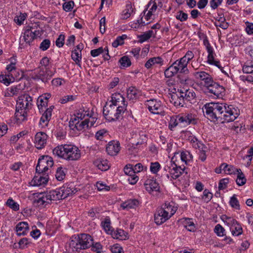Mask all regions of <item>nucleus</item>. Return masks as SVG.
Here are the masks:
<instances>
[{"label":"nucleus","mask_w":253,"mask_h":253,"mask_svg":"<svg viewBox=\"0 0 253 253\" xmlns=\"http://www.w3.org/2000/svg\"><path fill=\"white\" fill-rule=\"evenodd\" d=\"M203 112L211 121L220 123L233 122L240 114L237 107L222 103H207L204 105Z\"/></svg>","instance_id":"1"},{"label":"nucleus","mask_w":253,"mask_h":253,"mask_svg":"<svg viewBox=\"0 0 253 253\" xmlns=\"http://www.w3.org/2000/svg\"><path fill=\"white\" fill-rule=\"evenodd\" d=\"M33 106V98L28 94L19 96L17 100L15 118L17 124L27 120L28 113Z\"/></svg>","instance_id":"2"},{"label":"nucleus","mask_w":253,"mask_h":253,"mask_svg":"<svg viewBox=\"0 0 253 253\" xmlns=\"http://www.w3.org/2000/svg\"><path fill=\"white\" fill-rule=\"evenodd\" d=\"M53 154L58 158L68 161H75L80 159L81 150L74 144H62L53 149Z\"/></svg>","instance_id":"3"},{"label":"nucleus","mask_w":253,"mask_h":253,"mask_svg":"<svg viewBox=\"0 0 253 253\" xmlns=\"http://www.w3.org/2000/svg\"><path fill=\"white\" fill-rule=\"evenodd\" d=\"M185 168L184 165H180L179 161L176 159V155H174L169 164L164 167V170L165 173L163 175L170 180L176 179L181 175Z\"/></svg>","instance_id":"4"},{"label":"nucleus","mask_w":253,"mask_h":253,"mask_svg":"<svg viewBox=\"0 0 253 253\" xmlns=\"http://www.w3.org/2000/svg\"><path fill=\"white\" fill-rule=\"evenodd\" d=\"M93 238L89 234H81L72 239L70 242V246L75 251L79 252L91 247L92 244Z\"/></svg>","instance_id":"5"},{"label":"nucleus","mask_w":253,"mask_h":253,"mask_svg":"<svg viewBox=\"0 0 253 253\" xmlns=\"http://www.w3.org/2000/svg\"><path fill=\"white\" fill-rule=\"evenodd\" d=\"M186 61H184L181 58L176 60L165 70L164 73L165 77L168 78H171L178 73H189Z\"/></svg>","instance_id":"6"},{"label":"nucleus","mask_w":253,"mask_h":253,"mask_svg":"<svg viewBox=\"0 0 253 253\" xmlns=\"http://www.w3.org/2000/svg\"><path fill=\"white\" fill-rule=\"evenodd\" d=\"M10 63L6 66V70L7 73L5 75H0V82L3 83L6 85L14 82L15 80V74L16 67V59L13 57L10 59Z\"/></svg>","instance_id":"7"},{"label":"nucleus","mask_w":253,"mask_h":253,"mask_svg":"<svg viewBox=\"0 0 253 253\" xmlns=\"http://www.w3.org/2000/svg\"><path fill=\"white\" fill-rule=\"evenodd\" d=\"M125 110L106 104L103 108V113L109 122L116 121L123 117Z\"/></svg>","instance_id":"8"},{"label":"nucleus","mask_w":253,"mask_h":253,"mask_svg":"<svg viewBox=\"0 0 253 253\" xmlns=\"http://www.w3.org/2000/svg\"><path fill=\"white\" fill-rule=\"evenodd\" d=\"M205 87L206 93L214 98H222L225 94V89L223 86L214 82L213 80Z\"/></svg>","instance_id":"9"},{"label":"nucleus","mask_w":253,"mask_h":253,"mask_svg":"<svg viewBox=\"0 0 253 253\" xmlns=\"http://www.w3.org/2000/svg\"><path fill=\"white\" fill-rule=\"evenodd\" d=\"M54 190L48 192L38 193L36 196L34 203L39 207H45L50 204L52 201L57 200Z\"/></svg>","instance_id":"10"},{"label":"nucleus","mask_w":253,"mask_h":253,"mask_svg":"<svg viewBox=\"0 0 253 253\" xmlns=\"http://www.w3.org/2000/svg\"><path fill=\"white\" fill-rule=\"evenodd\" d=\"M54 164L52 157L49 156H42L39 159L38 164L36 168V173L48 174V170Z\"/></svg>","instance_id":"11"},{"label":"nucleus","mask_w":253,"mask_h":253,"mask_svg":"<svg viewBox=\"0 0 253 253\" xmlns=\"http://www.w3.org/2000/svg\"><path fill=\"white\" fill-rule=\"evenodd\" d=\"M57 200L64 199L69 196L75 194L78 190L73 184L64 185L62 187L54 190Z\"/></svg>","instance_id":"12"},{"label":"nucleus","mask_w":253,"mask_h":253,"mask_svg":"<svg viewBox=\"0 0 253 253\" xmlns=\"http://www.w3.org/2000/svg\"><path fill=\"white\" fill-rule=\"evenodd\" d=\"M55 72V70L52 71L38 68L35 70L32 78L34 80H41L42 82L46 83L51 79Z\"/></svg>","instance_id":"13"},{"label":"nucleus","mask_w":253,"mask_h":253,"mask_svg":"<svg viewBox=\"0 0 253 253\" xmlns=\"http://www.w3.org/2000/svg\"><path fill=\"white\" fill-rule=\"evenodd\" d=\"M145 105L149 111L154 114H162L164 113V106L162 102L156 99H151L145 101Z\"/></svg>","instance_id":"14"},{"label":"nucleus","mask_w":253,"mask_h":253,"mask_svg":"<svg viewBox=\"0 0 253 253\" xmlns=\"http://www.w3.org/2000/svg\"><path fill=\"white\" fill-rule=\"evenodd\" d=\"M203 44L206 46L207 52L208 53V63L217 67L218 68L221 69L222 72H223L222 69V67L220 65V62L219 61L214 60V55L215 54L214 52L213 48L211 46L207 36L205 37V38L203 40Z\"/></svg>","instance_id":"15"},{"label":"nucleus","mask_w":253,"mask_h":253,"mask_svg":"<svg viewBox=\"0 0 253 253\" xmlns=\"http://www.w3.org/2000/svg\"><path fill=\"white\" fill-rule=\"evenodd\" d=\"M24 30L23 39L26 44L28 45H30L34 40L40 35L39 30H36L33 27L29 25L26 26Z\"/></svg>","instance_id":"16"},{"label":"nucleus","mask_w":253,"mask_h":253,"mask_svg":"<svg viewBox=\"0 0 253 253\" xmlns=\"http://www.w3.org/2000/svg\"><path fill=\"white\" fill-rule=\"evenodd\" d=\"M111 103L110 105L117 107L122 110H126L127 103L124 97L119 93H115L112 94L111 99L110 101Z\"/></svg>","instance_id":"17"},{"label":"nucleus","mask_w":253,"mask_h":253,"mask_svg":"<svg viewBox=\"0 0 253 253\" xmlns=\"http://www.w3.org/2000/svg\"><path fill=\"white\" fill-rule=\"evenodd\" d=\"M48 136L43 132H37L34 138L35 147L38 149H42L46 145Z\"/></svg>","instance_id":"18"},{"label":"nucleus","mask_w":253,"mask_h":253,"mask_svg":"<svg viewBox=\"0 0 253 253\" xmlns=\"http://www.w3.org/2000/svg\"><path fill=\"white\" fill-rule=\"evenodd\" d=\"M169 98L170 102L176 107H182L184 104V99L182 98V95H181L179 89L177 92L171 91L169 94Z\"/></svg>","instance_id":"19"},{"label":"nucleus","mask_w":253,"mask_h":253,"mask_svg":"<svg viewBox=\"0 0 253 253\" xmlns=\"http://www.w3.org/2000/svg\"><path fill=\"white\" fill-rule=\"evenodd\" d=\"M121 150V145L119 141L112 140L110 141L106 148L108 154L110 156H116Z\"/></svg>","instance_id":"20"},{"label":"nucleus","mask_w":253,"mask_h":253,"mask_svg":"<svg viewBox=\"0 0 253 253\" xmlns=\"http://www.w3.org/2000/svg\"><path fill=\"white\" fill-rule=\"evenodd\" d=\"M50 93H46L40 95L37 102V106L40 113L43 112L47 106L48 99L51 97Z\"/></svg>","instance_id":"21"},{"label":"nucleus","mask_w":253,"mask_h":253,"mask_svg":"<svg viewBox=\"0 0 253 253\" xmlns=\"http://www.w3.org/2000/svg\"><path fill=\"white\" fill-rule=\"evenodd\" d=\"M174 155H176V158L179 157V160H178L180 162V165L181 163L182 165H189L193 161V156L188 151H183L180 154L178 153L175 154Z\"/></svg>","instance_id":"22"},{"label":"nucleus","mask_w":253,"mask_h":253,"mask_svg":"<svg viewBox=\"0 0 253 253\" xmlns=\"http://www.w3.org/2000/svg\"><path fill=\"white\" fill-rule=\"evenodd\" d=\"M70 126L71 127L74 126L73 129L76 128L79 131H82L85 129H88L89 126L86 119L84 121H81V120H77L76 118H74L72 121L70 122Z\"/></svg>","instance_id":"23"},{"label":"nucleus","mask_w":253,"mask_h":253,"mask_svg":"<svg viewBox=\"0 0 253 253\" xmlns=\"http://www.w3.org/2000/svg\"><path fill=\"white\" fill-rule=\"evenodd\" d=\"M178 122L184 126H187L190 124H195L196 120L195 117L192 114H184L177 116Z\"/></svg>","instance_id":"24"},{"label":"nucleus","mask_w":253,"mask_h":253,"mask_svg":"<svg viewBox=\"0 0 253 253\" xmlns=\"http://www.w3.org/2000/svg\"><path fill=\"white\" fill-rule=\"evenodd\" d=\"M54 106L52 105L44 109L42 117L41 118L40 124L42 126H47L49 121L50 120Z\"/></svg>","instance_id":"25"},{"label":"nucleus","mask_w":253,"mask_h":253,"mask_svg":"<svg viewBox=\"0 0 253 253\" xmlns=\"http://www.w3.org/2000/svg\"><path fill=\"white\" fill-rule=\"evenodd\" d=\"M169 218L170 217L164 213L163 210L161 208L157 209L154 214V221L157 225L162 224Z\"/></svg>","instance_id":"26"},{"label":"nucleus","mask_w":253,"mask_h":253,"mask_svg":"<svg viewBox=\"0 0 253 253\" xmlns=\"http://www.w3.org/2000/svg\"><path fill=\"white\" fill-rule=\"evenodd\" d=\"M192 74L195 79L204 82V86L210 84L212 80L211 76L204 71H195Z\"/></svg>","instance_id":"27"},{"label":"nucleus","mask_w":253,"mask_h":253,"mask_svg":"<svg viewBox=\"0 0 253 253\" xmlns=\"http://www.w3.org/2000/svg\"><path fill=\"white\" fill-rule=\"evenodd\" d=\"M37 173V175H35L32 180V185L40 186L45 184L48 179L47 174L43 175V173Z\"/></svg>","instance_id":"28"},{"label":"nucleus","mask_w":253,"mask_h":253,"mask_svg":"<svg viewBox=\"0 0 253 253\" xmlns=\"http://www.w3.org/2000/svg\"><path fill=\"white\" fill-rule=\"evenodd\" d=\"M188 135L187 140L190 142L191 145L195 149H203L205 148V145L199 141L195 136L191 135L189 131L186 132Z\"/></svg>","instance_id":"29"},{"label":"nucleus","mask_w":253,"mask_h":253,"mask_svg":"<svg viewBox=\"0 0 253 253\" xmlns=\"http://www.w3.org/2000/svg\"><path fill=\"white\" fill-rule=\"evenodd\" d=\"M161 208L163 210L164 213H166L170 218L175 213L177 209L174 203L172 202L166 203Z\"/></svg>","instance_id":"30"},{"label":"nucleus","mask_w":253,"mask_h":253,"mask_svg":"<svg viewBox=\"0 0 253 253\" xmlns=\"http://www.w3.org/2000/svg\"><path fill=\"white\" fill-rule=\"evenodd\" d=\"M179 90L181 95H182L184 101L185 100L191 101L194 100L196 97V93L192 89L182 88L179 89Z\"/></svg>","instance_id":"31"},{"label":"nucleus","mask_w":253,"mask_h":253,"mask_svg":"<svg viewBox=\"0 0 253 253\" xmlns=\"http://www.w3.org/2000/svg\"><path fill=\"white\" fill-rule=\"evenodd\" d=\"M142 95V92L135 87L130 86L127 91V96L129 100H134L139 98Z\"/></svg>","instance_id":"32"},{"label":"nucleus","mask_w":253,"mask_h":253,"mask_svg":"<svg viewBox=\"0 0 253 253\" xmlns=\"http://www.w3.org/2000/svg\"><path fill=\"white\" fill-rule=\"evenodd\" d=\"M93 112L92 111H90L87 108L83 107L78 110L75 115V118H76L77 120H81V121L84 119L85 116L91 117L93 116Z\"/></svg>","instance_id":"33"},{"label":"nucleus","mask_w":253,"mask_h":253,"mask_svg":"<svg viewBox=\"0 0 253 253\" xmlns=\"http://www.w3.org/2000/svg\"><path fill=\"white\" fill-rule=\"evenodd\" d=\"M139 205V202L135 199H131L127 200V201L123 202L121 207L123 209L129 210L130 209H134L138 207Z\"/></svg>","instance_id":"34"},{"label":"nucleus","mask_w":253,"mask_h":253,"mask_svg":"<svg viewBox=\"0 0 253 253\" xmlns=\"http://www.w3.org/2000/svg\"><path fill=\"white\" fill-rule=\"evenodd\" d=\"M29 229L28 224L26 222H20L16 226V231L18 236L26 235Z\"/></svg>","instance_id":"35"},{"label":"nucleus","mask_w":253,"mask_h":253,"mask_svg":"<svg viewBox=\"0 0 253 253\" xmlns=\"http://www.w3.org/2000/svg\"><path fill=\"white\" fill-rule=\"evenodd\" d=\"M112 237L120 240H125L128 238V234L124 230L121 229H117L116 230H113L110 234Z\"/></svg>","instance_id":"36"},{"label":"nucleus","mask_w":253,"mask_h":253,"mask_svg":"<svg viewBox=\"0 0 253 253\" xmlns=\"http://www.w3.org/2000/svg\"><path fill=\"white\" fill-rule=\"evenodd\" d=\"M93 164L98 169L102 171L107 170L109 168L108 161L102 158L97 159L94 161Z\"/></svg>","instance_id":"37"},{"label":"nucleus","mask_w":253,"mask_h":253,"mask_svg":"<svg viewBox=\"0 0 253 253\" xmlns=\"http://www.w3.org/2000/svg\"><path fill=\"white\" fill-rule=\"evenodd\" d=\"M146 190L150 193L152 191H157L159 190V184L152 179H147L144 183Z\"/></svg>","instance_id":"38"},{"label":"nucleus","mask_w":253,"mask_h":253,"mask_svg":"<svg viewBox=\"0 0 253 253\" xmlns=\"http://www.w3.org/2000/svg\"><path fill=\"white\" fill-rule=\"evenodd\" d=\"M162 6V0H150L147 4V9L149 8L151 12H155L158 7Z\"/></svg>","instance_id":"39"},{"label":"nucleus","mask_w":253,"mask_h":253,"mask_svg":"<svg viewBox=\"0 0 253 253\" xmlns=\"http://www.w3.org/2000/svg\"><path fill=\"white\" fill-rule=\"evenodd\" d=\"M133 12V8L130 2H128L126 5L125 9L121 14L122 19H126L129 18Z\"/></svg>","instance_id":"40"},{"label":"nucleus","mask_w":253,"mask_h":253,"mask_svg":"<svg viewBox=\"0 0 253 253\" xmlns=\"http://www.w3.org/2000/svg\"><path fill=\"white\" fill-rule=\"evenodd\" d=\"M163 60L160 57H155L150 58L145 64V67L147 68H150L153 65L155 64H163Z\"/></svg>","instance_id":"41"},{"label":"nucleus","mask_w":253,"mask_h":253,"mask_svg":"<svg viewBox=\"0 0 253 253\" xmlns=\"http://www.w3.org/2000/svg\"><path fill=\"white\" fill-rule=\"evenodd\" d=\"M101 226L108 234H111L113 230L112 227L111 226L110 219L108 217H106L104 220L101 222Z\"/></svg>","instance_id":"42"},{"label":"nucleus","mask_w":253,"mask_h":253,"mask_svg":"<svg viewBox=\"0 0 253 253\" xmlns=\"http://www.w3.org/2000/svg\"><path fill=\"white\" fill-rule=\"evenodd\" d=\"M184 227L189 231L194 232L196 227L194 223L189 218H185L183 221Z\"/></svg>","instance_id":"43"},{"label":"nucleus","mask_w":253,"mask_h":253,"mask_svg":"<svg viewBox=\"0 0 253 253\" xmlns=\"http://www.w3.org/2000/svg\"><path fill=\"white\" fill-rule=\"evenodd\" d=\"M40 66L38 68L45 70H51L52 66L49 63V59L47 57H43L40 63Z\"/></svg>","instance_id":"44"},{"label":"nucleus","mask_w":253,"mask_h":253,"mask_svg":"<svg viewBox=\"0 0 253 253\" xmlns=\"http://www.w3.org/2000/svg\"><path fill=\"white\" fill-rule=\"evenodd\" d=\"M230 231L233 236H238L243 233V228L239 222H237L233 227H230Z\"/></svg>","instance_id":"45"},{"label":"nucleus","mask_w":253,"mask_h":253,"mask_svg":"<svg viewBox=\"0 0 253 253\" xmlns=\"http://www.w3.org/2000/svg\"><path fill=\"white\" fill-rule=\"evenodd\" d=\"M5 205L14 211H17L19 210V205L11 197L7 199Z\"/></svg>","instance_id":"46"},{"label":"nucleus","mask_w":253,"mask_h":253,"mask_svg":"<svg viewBox=\"0 0 253 253\" xmlns=\"http://www.w3.org/2000/svg\"><path fill=\"white\" fill-rule=\"evenodd\" d=\"M65 171L66 169L65 168L62 167L57 168L55 174V177L57 180L62 181L64 179L66 175Z\"/></svg>","instance_id":"47"},{"label":"nucleus","mask_w":253,"mask_h":253,"mask_svg":"<svg viewBox=\"0 0 253 253\" xmlns=\"http://www.w3.org/2000/svg\"><path fill=\"white\" fill-rule=\"evenodd\" d=\"M71 57L72 59L76 62V64L81 67V65L80 64V62L82 59L81 52L74 50L72 51Z\"/></svg>","instance_id":"48"},{"label":"nucleus","mask_w":253,"mask_h":253,"mask_svg":"<svg viewBox=\"0 0 253 253\" xmlns=\"http://www.w3.org/2000/svg\"><path fill=\"white\" fill-rule=\"evenodd\" d=\"M238 172L236 173L238 174L237 178L236 179V183L237 185L239 186H242L244 185L246 182V178L244 174V173L242 172L241 169H238Z\"/></svg>","instance_id":"49"},{"label":"nucleus","mask_w":253,"mask_h":253,"mask_svg":"<svg viewBox=\"0 0 253 253\" xmlns=\"http://www.w3.org/2000/svg\"><path fill=\"white\" fill-rule=\"evenodd\" d=\"M119 63L121 65V68H126L129 67L131 64V61L130 59L126 56H124L119 60Z\"/></svg>","instance_id":"50"},{"label":"nucleus","mask_w":253,"mask_h":253,"mask_svg":"<svg viewBox=\"0 0 253 253\" xmlns=\"http://www.w3.org/2000/svg\"><path fill=\"white\" fill-rule=\"evenodd\" d=\"M214 25L216 27H219L223 29H226L229 26L228 23L225 22L224 17H220L218 21L215 22Z\"/></svg>","instance_id":"51"},{"label":"nucleus","mask_w":253,"mask_h":253,"mask_svg":"<svg viewBox=\"0 0 253 253\" xmlns=\"http://www.w3.org/2000/svg\"><path fill=\"white\" fill-rule=\"evenodd\" d=\"M91 247V250L95 253H105V252L103 251L102 245L99 242L92 243Z\"/></svg>","instance_id":"52"},{"label":"nucleus","mask_w":253,"mask_h":253,"mask_svg":"<svg viewBox=\"0 0 253 253\" xmlns=\"http://www.w3.org/2000/svg\"><path fill=\"white\" fill-rule=\"evenodd\" d=\"M189 74V73H179L177 78L180 83L184 84L188 83V82L190 80Z\"/></svg>","instance_id":"53"},{"label":"nucleus","mask_w":253,"mask_h":253,"mask_svg":"<svg viewBox=\"0 0 253 253\" xmlns=\"http://www.w3.org/2000/svg\"><path fill=\"white\" fill-rule=\"evenodd\" d=\"M222 219L224 223L229 226L230 228L233 227L238 222L235 219L226 215L223 216Z\"/></svg>","instance_id":"54"},{"label":"nucleus","mask_w":253,"mask_h":253,"mask_svg":"<svg viewBox=\"0 0 253 253\" xmlns=\"http://www.w3.org/2000/svg\"><path fill=\"white\" fill-rule=\"evenodd\" d=\"M229 204L232 208L235 210H239L240 209V205L239 201L236 198L235 195H234L231 197L229 201Z\"/></svg>","instance_id":"55"},{"label":"nucleus","mask_w":253,"mask_h":253,"mask_svg":"<svg viewBox=\"0 0 253 253\" xmlns=\"http://www.w3.org/2000/svg\"><path fill=\"white\" fill-rule=\"evenodd\" d=\"M75 6V2L73 0L65 1L63 3V9L66 12H71L72 11Z\"/></svg>","instance_id":"56"},{"label":"nucleus","mask_w":253,"mask_h":253,"mask_svg":"<svg viewBox=\"0 0 253 253\" xmlns=\"http://www.w3.org/2000/svg\"><path fill=\"white\" fill-rule=\"evenodd\" d=\"M126 38V35L118 37L112 42V45L114 47H117L119 45H122L124 43V40Z\"/></svg>","instance_id":"57"},{"label":"nucleus","mask_w":253,"mask_h":253,"mask_svg":"<svg viewBox=\"0 0 253 253\" xmlns=\"http://www.w3.org/2000/svg\"><path fill=\"white\" fill-rule=\"evenodd\" d=\"M243 71L246 74L253 73V62L246 63L243 67Z\"/></svg>","instance_id":"58"},{"label":"nucleus","mask_w":253,"mask_h":253,"mask_svg":"<svg viewBox=\"0 0 253 253\" xmlns=\"http://www.w3.org/2000/svg\"><path fill=\"white\" fill-rule=\"evenodd\" d=\"M161 168V165L159 163L156 162H152L150 164V169L152 173L153 174H156Z\"/></svg>","instance_id":"59"},{"label":"nucleus","mask_w":253,"mask_h":253,"mask_svg":"<svg viewBox=\"0 0 253 253\" xmlns=\"http://www.w3.org/2000/svg\"><path fill=\"white\" fill-rule=\"evenodd\" d=\"M76 99V96L73 95H66L62 97L59 100L61 104H65L68 102L72 101Z\"/></svg>","instance_id":"60"},{"label":"nucleus","mask_w":253,"mask_h":253,"mask_svg":"<svg viewBox=\"0 0 253 253\" xmlns=\"http://www.w3.org/2000/svg\"><path fill=\"white\" fill-rule=\"evenodd\" d=\"M179 123L177 116L176 117L172 116L170 117L169 124V127L170 130H172V129L177 126Z\"/></svg>","instance_id":"61"},{"label":"nucleus","mask_w":253,"mask_h":253,"mask_svg":"<svg viewBox=\"0 0 253 253\" xmlns=\"http://www.w3.org/2000/svg\"><path fill=\"white\" fill-rule=\"evenodd\" d=\"M214 231L218 236L222 237L224 235L225 230L221 225L218 224L215 226Z\"/></svg>","instance_id":"62"},{"label":"nucleus","mask_w":253,"mask_h":253,"mask_svg":"<svg viewBox=\"0 0 253 253\" xmlns=\"http://www.w3.org/2000/svg\"><path fill=\"white\" fill-rule=\"evenodd\" d=\"M175 18L181 22H183L187 20L188 18V14L184 12L182 10L177 12Z\"/></svg>","instance_id":"63"},{"label":"nucleus","mask_w":253,"mask_h":253,"mask_svg":"<svg viewBox=\"0 0 253 253\" xmlns=\"http://www.w3.org/2000/svg\"><path fill=\"white\" fill-rule=\"evenodd\" d=\"M26 15V13H20V15L14 17V21L17 25H21L25 20Z\"/></svg>","instance_id":"64"}]
</instances>
